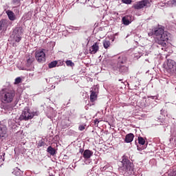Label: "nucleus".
Segmentation results:
<instances>
[{"label": "nucleus", "mask_w": 176, "mask_h": 176, "mask_svg": "<svg viewBox=\"0 0 176 176\" xmlns=\"http://www.w3.org/2000/svg\"><path fill=\"white\" fill-rule=\"evenodd\" d=\"M85 129V126L84 125H80V126H78V130H80V131H82Z\"/></svg>", "instance_id": "c85d7f7f"}, {"label": "nucleus", "mask_w": 176, "mask_h": 176, "mask_svg": "<svg viewBox=\"0 0 176 176\" xmlns=\"http://www.w3.org/2000/svg\"><path fill=\"white\" fill-rule=\"evenodd\" d=\"M93 154H94L93 151L89 149H86L82 153V157H84L85 160H89L90 157L93 156Z\"/></svg>", "instance_id": "9d476101"}, {"label": "nucleus", "mask_w": 176, "mask_h": 176, "mask_svg": "<svg viewBox=\"0 0 176 176\" xmlns=\"http://www.w3.org/2000/svg\"><path fill=\"white\" fill-rule=\"evenodd\" d=\"M13 33L14 34V40L15 42H20L21 41V33L20 32V30H14Z\"/></svg>", "instance_id": "1a4fd4ad"}, {"label": "nucleus", "mask_w": 176, "mask_h": 176, "mask_svg": "<svg viewBox=\"0 0 176 176\" xmlns=\"http://www.w3.org/2000/svg\"><path fill=\"white\" fill-rule=\"evenodd\" d=\"M45 144V142H40L38 144V147H41V146H44Z\"/></svg>", "instance_id": "c756f323"}, {"label": "nucleus", "mask_w": 176, "mask_h": 176, "mask_svg": "<svg viewBox=\"0 0 176 176\" xmlns=\"http://www.w3.org/2000/svg\"><path fill=\"white\" fill-rule=\"evenodd\" d=\"M57 65H58V61L53 60L52 62L48 64V67L50 69H52V68H54L55 67H57Z\"/></svg>", "instance_id": "4be33fe9"}, {"label": "nucleus", "mask_w": 176, "mask_h": 176, "mask_svg": "<svg viewBox=\"0 0 176 176\" xmlns=\"http://www.w3.org/2000/svg\"><path fill=\"white\" fill-rule=\"evenodd\" d=\"M8 28V21L6 19H1L0 21V31L6 30Z\"/></svg>", "instance_id": "ddd939ff"}, {"label": "nucleus", "mask_w": 176, "mask_h": 176, "mask_svg": "<svg viewBox=\"0 0 176 176\" xmlns=\"http://www.w3.org/2000/svg\"><path fill=\"white\" fill-rule=\"evenodd\" d=\"M118 67L119 68V71L122 73H125L129 70V67L123 65H118Z\"/></svg>", "instance_id": "dca6fc26"}, {"label": "nucleus", "mask_w": 176, "mask_h": 176, "mask_svg": "<svg viewBox=\"0 0 176 176\" xmlns=\"http://www.w3.org/2000/svg\"><path fill=\"white\" fill-rule=\"evenodd\" d=\"M153 35V33L152 32H149L148 33V36H151Z\"/></svg>", "instance_id": "f704fd0d"}, {"label": "nucleus", "mask_w": 176, "mask_h": 176, "mask_svg": "<svg viewBox=\"0 0 176 176\" xmlns=\"http://www.w3.org/2000/svg\"><path fill=\"white\" fill-rule=\"evenodd\" d=\"M138 140L139 142V144H141V145H144L146 143L145 140L142 137L138 138Z\"/></svg>", "instance_id": "b1692460"}, {"label": "nucleus", "mask_w": 176, "mask_h": 176, "mask_svg": "<svg viewBox=\"0 0 176 176\" xmlns=\"http://www.w3.org/2000/svg\"><path fill=\"white\" fill-rule=\"evenodd\" d=\"M45 50H38L35 52V58L38 63H45L46 60Z\"/></svg>", "instance_id": "20e7f679"}, {"label": "nucleus", "mask_w": 176, "mask_h": 176, "mask_svg": "<svg viewBox=\"0 0 176 176\" xmlns=\"http://www.w3.org/2000/svg\"><path fill=\"white\" fill-rule=\"evenodd\" d=\"M94 125H97V126H98V123L100 122V121H98V120H97V119L94 120Z\"/></svg>", "instance_id": "473e14b6"}, {"label": "nucleus", "mask_w": 176, "mask_h": 176, "mask_svg": "<svg viewBox=\"0 0 176 176\" xmlns=\"http://www.w3.org/2000/svg\"><path fill=\"white\" fill-rule=\"evenodd\" d=\"M153 34L156 36L157 43L158 45H160L162 47H166L169 36V34L167 31H164V27L158 25V28H154Z\"/></svg>", "instance_id": "f257e3e1"}, {"label": "nucleus", "mask_w": 176, "mask_h": 176, "mask_svg": "<svg viewBox=\"0 0 176 176\" xmlns=\"http://www.w3.org/2000/svg\"><path fill=\"white\" fill-rule=\"evenodd\" d=\"M100 43H94L92 46L89 48V53L91 54H96L98 50H100Z\"/></svg>", "instance_id": "6e6552de"}, {"label": "nucleus", "mask_w": 176, "mask_h": 176, "mask_svg": "<svg viewBox=\"0 0 176 176\" xmlns=\"http://www.w3.org/2000/svg\"><path fill=\"white\" fill-rule=\"evenodd\" d=\"M91 94H90V101L91 102H94V101L97 100L98 98V95L96 91H91Z\"/></svg>", "instance_id": "2eb2a0df"}, {"label": "nucleus", "mask_w": 176, "mask_h": 176, "mask_svg": "<svg viewBox=\"0 0 176 176\" xmlns=\"http://www.w3.org/2000/svg\"><path fill=\"white\" fill-rule=\"evenodd\" d=\"M166 72L170 74V75H173L174 74V70L175 69L176 67V62L171 60L168 59V62H166Z\"/></svg>", "instance_id": "39448f33"}, {"label": "nucleus", "mask_w": 176, "mask_h": 176, "mask_svg": "<svg viewBox=\"0 0 176 176\" xmlns=\"http://www.w3.org/2000/svg\"><path fill=\"white\" fill-rule=\"evenodd\" d=\"M47 151L51 155H54L56 153V150L54 148H53V147L51 146H48Z\"/></svg>", "instance_id": "aec40b11"}, {"label": "nucleus", "mask_w": 176, "mask_h": 176, "mask_svg": "<svg viewBox=\"0 0 176 176\" xmlns=\"http://www.w3.org/2000/svg\"><path fill=\"white\" fill-rule=\"evenodd\" d=\"M84 150L82 148H80V153H84Z\"/></svg>", "instance_id": "72a5a7b5"}, {"label": "nucleus", "mask_w": 176, "mask_h": 176, "mask_svg": "<svg viewBox=\"0 0 176 176\" xmlns=\"http://www.w3.org/2000/svg\"><path fill=\"white\" fill-rule=\"evenodd\" d=\"M134 139V134L133 133H128L126 135V138H124V142L126 144L131 143Z\"/></svg>", "instance_id": "f8f14e48"}, {"label": "nucleus", "mask_w": 176, "mask_h": 176, "mask_svg": "<svg viewBox=\"0 0 176 176\" xmlns=\"http://www.w3.org/2000/svg\"><path fill=\"white\" fill-rule=\"evenodd\" d=\"M21 81H22L21 78L18 77V78H15L14 84L15 85L20 84V83H21Z\"/></svg>", "instance_id": "a878e982"}, {"label": "nucleus", "mask_w": 176, "mask_h": 176, "mask_svg": "<svg viewBox=\"0 0 176 176\" xmlns=\"http://www.w3.org/2000/svg\"><path fill=\"white\" fill-rule=\"evenodd\" d=\"M65 64H66V65H67V67H74V63L72 62V60H66Z\"/></svg>", "instance_id": "393cba45"}, {"label": "nucleus", "mask_w": 176, "mask_h": 176, "mask_svg": "<svg viewBox=\"0 0 176 176\" xmlns=\"http://www.w3.org/2000/svg\"><path fill=\"white\" fill-rule=\"evenodd\" d=\"M122 2L123 3H126V4H131L132 1L131 0H122Z\"/></svg>", "instance_id": "cd10ccee"}, {"label": "nucleus", "mask_w": 176, "mask_h": 176, "mask_svg": "<svg viewBox=\"0 0 176 176\" xmlns=\"http://www.w3.org/2000/svg\"><path fill=\"white\" fill-rule=\"evenodd\" d=\"M35 113H36L34 112H30L29 107H25L23 110L21 117H19V118H21V120L28 121L29 120L33 119Z\"/></svg>", "instance_id": "7ed1b4c3"}, {"label": "nucleus", "mask_w": 176, "mask_h": 176, "mask_svg": "<svg viewBox=\"0 0 176 176\" xmlns=\"http://www.w3.org/2000/svg\"><path fill=\"white\" fill-rule=\"evenodd\" d=\"M122 163L123 171L127 172L133 170V163H131L129 159H123Z\"/></svg>", "instance_id": "423d86ee"}, {"label": "nucleus", "mask_w": 176, "mask_h": 176, "mask_svg": "<svg viewBox=\"0 0 176 176\" xmlns=\"http://www.w3.org/2000/svg\"><path fill=\"white\" fill-rule=\"evenodd\" d=\"M16 96V92L13 90L8 89H2L0 91V101L2 104H12L14 97Z\"/></svg>", "instance_id": "f03ea898"}, {"label": "nucleus", "mask_w": 176, "mask_h": 176, "mask_svg": "<svg viewBox=\"0 0 176 176\" xmlns=\"http://www.w3.org/2000/svg\"><path fill=\"white\" fill-rule=\"evenodd\" d=\"M21 0H12V3L13 6L16 8L21 6Z\"/></svg>", "instance_id": "412c9836"}, {"label": "nucleus", "mask_w": 176, "mask_h": 176, "mask_svg": "<svg viewBox=\"0 0 176 176\" xmlns=\"http://www.w3.org/2000/svg\"><path fill=\"white\" fill-rule=\"evenodd\" d=\"M175 72H176V66L175 67L174 74H175Z\"/></svg>", "instance_id": "c9c22d12"}, {"label": "nucleus", "mask_w": 176, "mask_h": 176, "mask_svg": "<svg viewBox=\"0 0 176 176\" xmlns=\"http://www.w3.org/2000/svg\"><path fill=\"white\" fill-rule=\"evenodd\" d=\"M148 98H152L153 100H156L157 96H148Z\"/></svg>", "instance_id": "7c9ffc66"}, {"label": "nucleus", "mask_w": 176, "mask_h": 176, "mask_svg": "<svg viewBox=\"0 0 176 176\" xmlns=\"http://www.w3.org/2000/svg\"><path fill=\"white\" fill-rule=\"evenodd\" d=\"M148 3H150L149 0H142L133 4V8L136 10H140L147 6Z\"/></svg>", "instance_id": "0eeeda50"}, {"label": "nucleus", "mask_w": 176, "mask_h": 176, "mask_svg": "<svg viewBox=\"0 0 176 176\" xmlns=\"http://www.w3.org/2000/svg\"><path fill=\"white\" fill-rule=\"evenodd\" d=\"M6 14L8 16L10 21H16V15H14V13L13 12V11L6 10Z\"/></svg>", "instance_id": "9b49d317"}, {"label": "nucleus", "mask_w": 176, "mask_h": 176, "mask_svg": "<svg viewBox=\"0 0 176 176\" xmlns=\"http://www.w3.org/2000/svg\"><path fill=\"white\" fill-rule=\"evenodd\" d=\"M49 176H54V175H50Z\"/></svg>", "instance_id": "e433bc0d"}, {"label": "nucleus", "mask_w": 176, "mask_h": 176, "mask_svg": "<svg viewBox=\"0 0 176 176\" xmlns=\"http://www.w3.org/2000/svg\"><path fill=\"white\" fill-rule=\"evenodd\" d=\"M126 63V57L124 56H120L118 57V66L122 65Z\"/></svg>", "instance_id": "4468645a"}, {"label": "nucleus", "mask_w": 176, "mask_h": 176, "mask_svg": "<svg viewBox=\"0 0 176 176\" xmlns=\"http://www.w3.org/2000/svg\"><path fill=\"white\" fill-rule=\"evenodd\" d=\"M34 61V58L33 56H29L28 58L27 59L26 66L30 67L31 65H32V63Z\"/></svg>", "instance_id": "f3484780"}, {"label": "nucleus", "mask_w": 176, "mask_h": 176, "mask_svg": "<svg viewBox=\"0 0 176 176\" xmlns=\"http://www.w3.org/2000/svg\"><path fill=\"white\" fill-rule=\"evenodd\" d=\"M6 134V128L3 126H0V139L1 138L5 137V135Z\"/></svg>", "instance_id": "6ab92c4d"}, {"label": "nucleus", "mask_w": 176, "mask_h": 176, "mask_svg": "<svg viewBox=\"0 0 176 176\" xmlns=\"http://www.w3.org/2000/svg\"><path fill=\"white\" fill-rule=\"evenodd\" d=\"M169 176H176V169H173V170L170 172Z\"/></svg>", "instance_id": "bb28decb"}, {"label": "nucleus", "mask_w": 176, "mask_h": 176, "mask_svg": "<svg viewBox=\"0 0 176 176\" xmlns=\"http://www.w3.org/2000/svg\"><path fill=\"white\" fill-rule=\"evenodd\" d=\"M122 23L124 25H129L131 23V21H130V20L129 19V16H123V18H122Z\"/></svg>", "instance_id": "a211bd4d"}, {"label": "nucleus", "mask_w": 176, "mask_h": 176, "mask_svg": "<svg viewBox=\"0 0 176 176\" xmlns=\"http://www.w3.org/2000/svg\"><path fill=\"white\" fill-rule=\"evenodd\" d=\"M111 43L108 40L103 41V47L108 49L110 47Z\"/></svg>", "instance_id": "5701e85b"}, {"label": "nucleus", "mask_w": 176, "mask_h": 176, "mask_svg": "<svg viewBox=\"0 0 176 176\" xmlns=\"http://www.w3.org/2000/svg\"><path fill=\"white\" fill-rule=\"evenodd\" d=\"M170 3H171L173 6H176V0H172V1H170Z\"/></svg>", "instance_id": "2f4dec72"}]
</instances>
